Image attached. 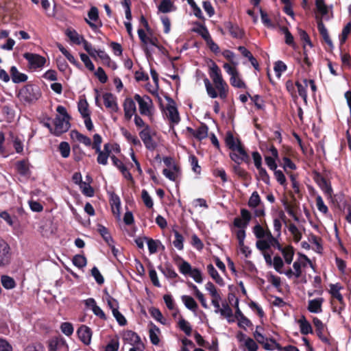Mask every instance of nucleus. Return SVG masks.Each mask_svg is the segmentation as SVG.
<instances>
[{"label":"nucleus","mask_w":351,"mask_h":351,"mask_svg":"<svg viewBox=\"0 0 351 351\" xmlns=\"http://www.w3.org/2000/svg\"><path fill=\"white\" fill-rule=\"evenodd\" d=\"M253 233L256 237L258 239H263L269 237V234H271V232L267 229L265 230L261 225L257 224L253 228Z\"/></svg>","instance_id":"473e14b6"},{"label":"nucleus","mask_w":351,"mask_h":351,"mask_svg":"<svg viewBox=\"0 0 351 351\" xmlns=\"http://www.w3.org/2000/svg\"><path fill=\"white\" fill-rule=\"evenodd\" d=\"M178 326L180 330H182L186 335H191L192 328L189 322L182 318L178 322Z\"/></svg>","instance_id":"49530a36"},{"label":"nucleus","mask_w":351,"mask_h":351,"mask_svg":"<svg viewBox=\"0 0 351 351\" xmlns=\"http://www.w3.org/2000/svg\"><path fill=\"white\" fill-rule=\"evenodd\" d=\"M207 271L210 277L215 281L217 284L221 287L224 286L225 283L223 278L220 276L212 264L207 265Z\"/></svg>","instance_id":"bb28decb"},{"label":"nucleus","mask_w":351,"mask_h":351,"mask_svg":"<svg viewBox=\"0 0 351 351\" xmlns=\"http://www.w3.org/2000/svg\"><path fill=\"white\" fill-rule=\"evenodd\" d=\"M111 153V145L106 143L104 145V149L102 152H99L98 154L97 161L99 164L102 165H106L108 164V159Z\"/></svg>","instance_id":"dca6fc26"},{"label":"nucleus","mask_w":351,"mask_h":351,"mask_svg":"<svg viewBox=\"0 0 351 351\" xmlns=\"http://www.w3.org/2000/svg\"><path fill=\"white\" fill-rule=\"evenodd\" d=\"M313 322L314 326L316 328V331H317V335L320 338H322V341H324L325 342H328V339L326 338L322 337V335L324 328L322 322L317 317L313 318Z\"/></svg>","instance_id":"a18cd8bd"},{"label":"nucleus","mask_w":351,"mask_h":351,"mask_svg":"<svg viewBox=\"0 0 351 351\" xmlns=\"http://www.w3.org/2000/svg\"><path fill=\"white\" fill-rule=\"evenodd\" d=\"M71 136L73 139L77 141L86 146H90L91 145V140L89 137L80 133L76 130L72 131Z\"/></svg>","instance_id":"c756f323"},{"label":"nucleus","mask_w":351,"mask_h":351,"mask_svg":"<svg viewBox=\"0 0 351 351\" xmlns=\"http://www.w3.org/2000/svg\"><path fill=\"white\" fill-rule=\"evenodd\" d=\"M58 149L63 158H66L69 156L71 148L69 144L67 142H61L59 145Z\"/></svg>","instance_id":"09e8293b"},{"label":"nucleus","mask_w":351,"mask_h":351,"mask_svg":"<svg viewBox=\"0 0 351 351\" xmlns=\"http://www.w3.org/2000/svg\"><path fill=\"white\" fill-rule=\"evenodd\" d=\"M141 197L145 205L147 208H151L153 207L154 203L152 198L151 197V196L149 195L148 192L146 190L142 191Z\"/></svg>","instance_id":"052dcab7"},{"label":"nucleus","mask_w":351,"mask_h":351,"mask_svg":"<svg viewBox=\"0 0 351 351\" xmlns=\"http://www.w3.org/2000/svg\"><path fill=\"white\" fill-rule=\"evenodd\" d=\"M316 206L318 210L324 214H326L328 212V208L325 205L322 197L319 195L316 196Z\"/></svg>","instance_id":"6e6d98bb"},{"label":"nucleus","mask_w":351,"mask_h":351,"mask_svg":"<svg viewBox=\"0 0 351 351\" xmlns=\"http://www.w3.org/2000/svg\"><path fill=\"white\" fill-rule=\"evenodd\" d=\"M79 339L85 344L89 345L91 341L92 332L90 328L86 326H81L77 331Z\"/></svg>","instance_id":"4468645a"},{"label":"nucleus","mask_w":351,"mask_h":351,"mask_svg":"<svg viewBox=\"0 0 351 351\" xmlns=\"http://www.w3.org/2000/svg\"><path fill=\"white\" fill-rule=\"evenodd\" d=\"M296 86L298 88V92L299 95L302 97L305 104L307 103V94L306 88L308 86V80L304 79L303 80V84L299 82H296Z\"/></svg>","instance_id":"c9c22d12"},{"label":"nucleus","mask_w":351,"mask_h":351,"mask_svg":"<svg viewBox=\"0 0 351 351\" xmlns=\"http://www.w3.org/2000/svg\"><path fill=\"white\" fill-rule=\"evenodd\" d=\"M160 332V331L159 328L156 325L151 323L150 326H149V334L150 341L152 344L158 345L159 343Z\"/></svg>","instance_id":"5701e85b"},{"label":"nucleus","mask_w":351,"mask_h":351,"mask_svg":"<svg viewBox=\"0 0 351 351\" xmlns=\"http://www.w3.org/2000/svg\"><path fill=\"white\" fill-rule=\"evenodd\" d=\"M208 128L206 125H203L200 126L194 133V136L199 140L206 138L208 135Z\"/></svg>","instance_id":"3c124183"},{"label":"nucleus","mask_w":351,"mask_h":351,"mask_svg":"<svg viewBox=\"0 0 351 351\" xmlns=\"http://www.w3.org/2000/svg\"><path fill=\"white\" fill-rule=\"evenodd\" d=\"M301 333L303 335H308L312 332V327L310 323L304 318L298 320Z\"/></svg>","instance_id":"4c0bfd02"},{"label":"nucleus","mask_w":351,"mask_h":351,"mask_svg":"<svg viewBox=\"0 0 351 351\" xmlns=\"http://www.w3.org/2000/svg\"><path fill=\"white\" fill-rule=\"evenodd\" d=\"M315 182L328 197H332V189L330 184L328 181L322 176L317 175L315 177Z\"/></svg>","instance_id":"2eb2a0df"},{"label":"nucleus","mask_w":351,"mask_h":351,"mask_svg":"<svg viewBox=\"0 0 351 351\" xmlns=\"http://www.w3.org/2000/svg\"><path fill=\"white\" fill-rule=\"evenodd\" d=\"M147 247L150 254H155L158 251V247L161 243L158 240L152 239H147Z\"/></svg>","instance_id":"864d4df0"},{"label":"nucleus","mask_w":351,"mask_h":351,"mask_svg":"<svg viewBox=\"0 0 351 351\" xmlns=\"http://www.w3.org/2000/svg\"><path fill=\"white\" fill-rule=\"evenodd\" d=\"M225 71L230 75V84L232 86L239 88H245V84L241 80V76L235 66H232L228 63H225L223 66Z\"/></svg>","instance_id":"20e7f679"},{"label":"nucleus","mask_w":351,"mask_h":351,"mask_svg":"<svg viewBox=\"0 0 351 351\" xmlns=\"http://www.w3.org/2000/svg\"><path fill=\"white\" fill-rule=\"evenodd\" d=\"M193 268H192L191 265L186 261H183L179 265V270L181 274L184 275H189L192 271Z\"/></svg>","instance_id":"e2e57ef3"},{"label":"nucleus","mask_w":351,"mask_h":351,"mask_svg":"<svg viewBox=\"0 0 351 351\" xmlns=\"http://www.w3.org/2000/svg\"><path fill=\"white\" fill-rule=\"evenodd\" d=\"M158 8L162 13H168L176 10V8L171 0H162Z\"/></svg>","instance_id":"7c9ffc66"},{"label":"nucleus","mask_w":351,"mask_h":351,"mask_svg":"<svg viewBox=\"0 0 351 351\" xmlns=\"http://www.w3.org/2000/svg\"><path fill=\"white\" fill-rule=\"evenodd\" d=\"M319 32L322 36L323 37L325 42L329 45L332 46V43L331 40L330 39L329 35L328 34V31L325 26L324 25L322 21H319L317 25Z\"/></svg>","instance_id":"a19ab883"},{"label":"nucleus","mask_w":351,"mask_h":351,"mask_svg":"<svg viewBox=\"0 0 351 351\" xmlns=\"http://www.w3.org/2000/svg\"><path fill=\"white\" fill-rule=\"evenodd\" d=\"M73 263L79 268H82L86 265V258L82 255H75L73 258Z\"/></svg>","instance_id":"4d7b16f0"},{"label":"nucleus","mask_w":351,"mask_h":351,"mask_svg":"<svg viewBox=\"0 0 351 351\" xmlns=\"http://www.w3.org/2000/svg\"><path fill=\"white\" fill-rule=\"evenodd\" d=\"M80 58L82 61L84 62L86 67L90 71H93L95 70V66L89 57L85 53L80 54Z\"/></svg>","instance_id":"0e129e2a"},{"label":"nucleus","mask_w":351,"mask_h":351,"mask_svg":"<svg viewBox=\"0 0 351 351\" xmlns=\"http://www.w3.org/2000/svg\"><path fill=\"white\" fill-rule=\"evenodd\" d=\"M230 156L238 165L248 158V156L242 145L232 150Z\"/></svg>","instance_id":"f8f14e48"},{"label":"nucleus","mask_w":351,"mask_h":351,"mask_svg":"<svg viewBox=\"0 0 351 351\" xmlns=\"http://www.w3.org/2000/svg\"><path fill=\"white\" fill-rule=\"evenodd\" d=\"M324 302L322 298H318L308 301V309L310 312L319 313L322 311V306Z\"/></svg>","instance_id":"aec40b11"},{"label":"nucleus","mask_w":351,"mask_h":351,"mask_svg":"<svg viewBox=\"0 0 351 351\" xmlns=\"http://www.w3.org/2000/svg\"><path fill=\"white\" fill-rule=\"evenodd\" d=\"M24 58L28 61L30 67L34 69L43 67L46 62L45 58L38 54L25 53Z\"/></svg>","instance_id":"0eeeda50"},{"label":"nucleus","mask_w":351,"mask_h":351,"mask_svg":"<svg viewBox=\"0 0 351 351\" xmlns=\"http://www.w3.org/2000/svg\"><path fill=\"white\" fill-rule=\"evenodd\" d=\"M10 247L2 239H0V266H5L10 263L11 258Z\"/></svg>","instance_id":"6e6552de"},{"label":"nucleus","mask_w":351,"mask_h":351,"mask_svg":"<svg viewBox=\"0 0 351 351\" xmlns=\"http://www.w3.org/2000/svg\"><path fill=\"white\" fill-rule=\"evenodd\" d=\"M209 75L215 86L208 78L204 80L208 95L213 99L217 97L223 99H226L228 95V86L222 77L220 69L215 62H212L210 66Z\"/></svg>","instance_id":"f257e3e1"},{"label":"nucleus","mask_w":351,"mask_h":351,"mask_svg":"<svg viewBox=\"0 0 351 351\" xmlns=\"http://www.w3.org/2000/svg\"><path fill=\"white\" fill-rule=\"evenodd\" d=\"M0 217L3 219L4 221H6V223L10 226H12L15 222L16 217H12L8 212L3 211L0 213Z\"/></svg>","instance_id":"774afa93"},{"label":"nucleus","mask_w":351,"mask_h":351,"mask_svg":"<svg viewBox=\"0 0 351 351\" xmlns=\"http://www.w3.org/2000/svg\"><path fill=\"white\" fill-rule=\"evenodd\" d=\"M69 119L70 118L61 117V116H57L56 117L54 124L55 133L56 135H60L69 129Z\"/></svg>","instance_id":"9d476101"},{"label":"nucleus","mask_w":351,"mask_h":351,"mask_svg":"<svg viewBox=\"0 0 351 351\" xmlns=\"http://www.w3.org/2000/svg\"><path fill=\"white\" fill-rule=\"evenodd\" d=\"M181 300L186 308L191 311L193 313H196L198 305L193 298L184 295L181 296Z\"/></svg>","instance_id":"6ab92c4d"},{"label":"nucleus","mask_w":351,"mask_h":351,"mask_svg":"<svg viewBox=\"0 0 351 351\" xmlns=\"http://www.w3.org/2000/svg\"><path fill=\"white\" fill-rule=\"evenodd\" d=\"M225 27L229 31L230 35L236 38H241L243 35V30L237 24H234L230 21L224 23Z\"/></svg>","instance_id":"f3484780"},{"label":"nucleus","mask_w":351,"mask_h":351,"mask_svg":"<svg viewBox=\"0 0 351 351\" xmlns=\"http://www.w3.org/2000/svg\"><path fill=\"white\" fill-rule=\"evenodd\" d=\"M245 346L248 351H256L258 350V345L256 341L252 338L247 337L244 343Z\"/></svg>","instance_id":"69168bd1"},{"label":"nucleus","mask_w":351,"mask_h":351,"mask_svg":"<svg viewBox=\"0 0 351 351\" xmlns=\"http://www.w3.org/2000/svg\"><path fill=\"white\" fill-rule=\"evenodd\" d=\"M78 110L83 118L90 116L88 104L86 100H80L79 101Z\"/></svg>","instance_id":"79ce46f5"},{"label":"nucleus","mask_w":351,"mask_h":351,"mask_svg":"<svg viewBox=\"0 0 351 351\" xmlns=\"http://www.w3.org/2000/svg\"><path fill=\"white\" fill-rule=\"evenodd\" d=\"M271 241H274V237L271 234H269V237L258 239L256 245L259 250L264 251L271 247Z\"/></svg>","instance_id":"a211bd4d"},{"label":"nucleus","mask_w":351,"mask_h":351,"mask_svg":"<svg viewBox=\"0 0 351 351\" xmlns=\"http://www.w3.org/2000/svg\"><path fill=\"white\" fill-rule=\"evenodd\" d=\"M66 347L65 341L60 338L52 339L49 343V351H58L62 348H66Z\"/></svg>","instance_id":"412c9836"},{"label":"nucleus","mask_w":351,"mask_h":351,"mask_svg":"<svg viewBox=\"0 0 351 351\" xmlns=\"http://www.w3.org/2000/svg\"><path fill=\"white\" fill-rule=\"evenodd\" d=\"M138 35L140 38V40L145 45H152L154 47H156L159 48L158 45H157V39L154 38H149L147 36L145 31L142 29H138Z\"/></svg>","instance_id":"cd10ccee"},{"label":"nucleus","mask_w":351,"mask_h":351,"mask_svg":"<svg viewBox=\"0 0 351 351\" xmlns=\"http://www.w3.org/2000/svg\"><path fill=\"white\" fill-rule=\"evenodd\" d=\"M307 265H309L311 267L313 268L311 260L306 255L301 254L300 258L295 261L293 264V272L296 278L301 276L302 267H306Z\"/></svg>","instance_id":"423d86ee"},{"label":"nucleus","mask_w":351,"mask_h":351,"mask_svg":"<svg viewBox=\"0 0 351 351\" xmlns=\"http://www.w3.org/2000/svg\"><path fill=\"white\" fill-rule=\"evenodd\" d=\"M85 21L94 31L102 26V23L99 19L98 9L94 6L90 8L88 12V19H85Z\"/></svg>","instance_id":"39448f33"},{"label":"nucleus","mask_w":351,"mask_h":351,"mask_svg":"<svg viewBox=\"0 0 351 351\" xmlns=\"http://www.w3.org/2000/svg\"><path fill=\"white\" fill-rule=\"evenodd\" d=\"M66 35L69 38L71 42L75 44L80 45L84 40L82 36L80 35L75 30L68 29L66 31Z\"/></svg>","instance_id":"2f4dec72"},{"label":"nucleus","mask_w":351,"mask_h":351,"mask_svg":"<svg viewBox=\"0 0 351 351\" xmlns=\"http://www.w3.org/2000/svg\"><path fill=\"white\" fill-rule=\"evenodd\" d=\"M12 80L14 83L25 82L27 77L25 74L20 73L16 66H13L10 69Z\"/></svg>","instance_id":"c85d7f7f"},{"label":"nucleus","mask_w":351,"mask_h":351,"mask_svg":"<svg viewBox=\"0 0 351 351\" xmlns=\"http://www.w3.org/2000/svg\"><path fill=\"white\" fill-rule=\"evenodd\" d=\"M124 339L131 345H137L141 342L140 337L136 332L131 330L125 333Z\"/></svg>","instance_id":"f704fd0d"},{"label":"nucleus","mask_w":351,"mask_h":351,"mask_svg":"<svg viewBox=\"0 0 351 351\" xmlns=\"http://www.w3.org/2000/svg\"><path fill=\"white\" fill-rule=\"evenodd\" d=\"M41 95L40 88L37 86L28 84L19 91V97L21 100L27 103H32L38 100Z\"/></svg>","instance_id":"7ed1b4c3"},{"label":"nucleus","mask_w":351,"mask_h":351,"mask_svg":"<svg viewBox=\"0 0 351 351\" xmlns=\"http://www.w3.org/2000/svg\"><path fill=\"white\" fill-rule=\"evenodd\" d=\"M121 4L125 9V14L126 19L130 20L132 19V12H131V0H121Z\"/></svg>","instance_id":"13d9d810"},{"label":"nucleus","mask_w":351,"mask_h":351,"mask_svg":"<svg viewBox=\"0 0 351 351\" xmlns=\"http://www.w3.org/2000/svg\"><path fill=\"white\" fill-rule=\"evenodd\" d=\"M288 228H289V231L291 233L294 240L296 242L300 241L302 238V234H301L300 231L299 230V229L297 228V226L293 223H291L289 226Z\"/></svg>","instance_id":"603ef678"},{"label":"nucleus","mask_w":351,"mask_h":351,"mask_svg":"<svg viewBox=\"0 0 351 351\" xmlns=\"http://www.w3.org/2000/svg\"><path fill=\"white\" fill-rule=\"evenodd\" d=\"M110 204L112 206V208L113 210L114 211V209L117 210L118 213H119V210L121 208V200L119 197L116 194H112L110 197Z\"/></svg>","instance_id":"680f3d73"},{"label":"nucleus","mask_w":351,"mask_h":351,"mask_svg":"<svg viewBox=\"0 0 351 351\" xmlns=\"http://www.w3.org/2000/svg\"><path fill=\"white\" fill-rule=\"evenodd\" d=\"M282 254L284 256L285 261L287 264H290L293 258L294 251L291 246H287L282 250Z\"/></svg>","instance_id":"37998d69"},{"label":"nucleus","mask_w":351,"mask_h":351,"mask_svg":"<svg viewBox=\"0 0 351 351\" xmlns=\"http://www.w3.org/2000/svg\"><path fill=\"white\" fill-rule=\"evenodd\" d=\"M104 105L110 112H117L119 108L117 102V97L110 93H105L102 95Z\"/></svg>","instance_id":"9b49d317"},{"label":"nucleus","mask_w":351,"mask_h":351,"mask_svg":"<svg viewBox=\"0 0 351 351\" xmlns=\"http://www.w3.org/2000/svg\"><path fill=\"white\" fill-rule=\"evenodd\" d=\"M205 289L207 291H208L210 295L211 296V300H221V295L218 292L217 288L211 282H208L205 285Z\"/></svg>","instance_id":"72a5a7b5"},{"label":"nucleus","mask_w":351,"mask_h":351,"mask_svg":"<svg viewBox=\"0 0 351 351\" xmlns=\"http://www.w3.org/2000/svg\"><path fill=\"white\" fill-rule=\"evenodd\" d=\"M340 289L341 287L338 284L331 285L330 291L333 298H336L339 302H342L343 296L339 292Z\"/></svg>","instance_id":"8fccbe9b"},{"label":"nucleus","mask_w":351,"mask_h":351,"mask_svg":"<svg viewBox=\"0 0 351 351\" xmlns=\"http://www.w3.org/2000/svg\"><path fill=\"white\" fill-rule=\"evenodd\" d=\"M123 110L125 119L130 121L136 110L134 101L131 98H126L123 103Z\"/></svg>","instance_id":"ddd939ff"},{"label":"nucleus","mask_w":351,"mask_h":351,"mask_svg":"<svg viewBox=\"0 0 351 351\" xmlns=\"http://www.w3.org/2000/svg\"><path fill=\"white\" fill-rule=\"evenodd\" d=\"M225 142L226 145L231 150H233L241 145L240 141L238 138H235L230 132H227L225 138Z\"/></svg>","instance_id":"a878e982"},{"label":"nucleus","mask_w":351,"mask_h":351,"mask_svg":"<svg viewBox=\"0 0 351 351\" xmlns=\"http://www.w3.org/2000/svg\"><path fill=\"white\" fill-rule=\"evenodd\" d=\"M173 234L175 237V239L173 241V244L175 247H176L179 250H182L184 247L183 242L184 238L177 230H173Z\"/></svg>","instance_id":"c03bdc74"},{"label":"nucleus","mask_w":351,"mask_h":351,"mask_svg":"<svg viewBox=\"0 0 351 351\" xmlns=\"http://www.w3.org/2000/svg\"><path fill=\"white\" fill-rule=\"evenodd\" d=\"M80 188L82 192L87 197H93L94 195V190L89 184L84 182L80 186Z\"/></svg>","instance_id":"5fc2aeb1"},{"label":"nucleus","mask_w":351,"mask_h":351,"mask_svg":"<svg viewBox=\"0 0 351 351\" xmlns=\"http://www.w3.org/2000/svg\"><path fill=\"white\" fill-rule=\"evenodd\" d=\"M287 70V65L282 61H277L274 65L276 76L280 78L282 72Z\"/></svg>","instance_id":"bf43d9fd"},{"label":"nucleus","mask_w":351,"mask_h":351,"mask_svg":"<svg viewBox=\"0 0 351 351\" xmlns=\"http://www.w3.org/2000/svg\"><path fill=\"white\" fill-rule=\"evenodd\" d=\"M218 313L226 318L228 322H234L232 311L226 302L222 303L221 308L218 311Z\"/></svg>","instance_id":"b1692460"},{"label":"nucleus","mask_w":351,"mask_h":351,"mask_svg":"<svg viewBox=\"0 0 351 351\" xmlns=\"http://www.w3.org/2000/svg\"><path fill=\"white\" fill-rule=\"evenodd\" d=\"M98 230L108 245L111 246V244L113 243L114 241L107 228L103 226H100L98 228Z\"/></svg>","instance_id":"de8ad7c7"},{"label":"nucleus","mask_w":351,"mask_h":351,"mask_svg":"<svg viewBox=\"0 0 351 351\" xmlns=\"http://www.w3.org/2000/svg\"><path fill=\"white\" fill-rule=\"evenodd\" d=\"M166 115L167 118L173 123H178L180 121V117L177 108L172 105H169L166 109Z\"/></svg>","instance_id":"4be33fe9"},{"label":"nucleus","mask_w":351,"mask_h":351,"mask_svg":"<svg viewBox=\"0 0 351 351\" xmlns=\"http://www.w3.org/2000/svg\"><path fill=\"white\" fill-rule=\"evenodd\" d=\"M134 98L138 104L140 114L152 119L154 112V107L151 98L147 95L141 96L138 94H136Z\"/></svg>","instance_id":"f03ea898"},{"label":"nucleus","mask_w":351,"mask_h":351,"mask_svg":"<svg viewBox=\"0 0 351 351\" xmlns=\"http://www.w3.org/2000/svg\"><path fill=\"white\" fill-rule=\"evenodd\" d=\"M162 173L167 178L175 181L179 174V168L176 165H173L168 169H164Z\"/></svg>","instance_id":"393cba45"},{"label":"nucleus","mask_w":351,"mask_h":351,"mask_svg":"<svg viewBox=\"0 0 351 351\" xmlns=\"http://www.w3.org/2000/svg\"><path fill=\"white\" fill-rule=\"evenodd\" d=\"M60 329L66 336H70L73 332V327L71 323L64 322L61 324Z\"/></svg>","instance_id":"338daca9"},{"label":"nucleus","mask_w":351,"mask_h":351,"mask_svg":"<svg viewBox=\"0 0 351 351\" xmlns=\"http://www.w3.org/2000/svg\"><path fill=\"white\" fill-rule=\"evenodd\" d=\"M139 136L147 149L149 150L155 149L156 143L151 136L150 128L149 125H146L145 128L139 132Z\"/></svg>","instance_id":"1a4fd4ad"},{"label":"nucleus","mask_w":351,"mask_h":351,"mask_svg":"<svg viewBox=\"0 0 351 351\" xmlns=\"http://www.w3.org/2000/svg\"><path fill=\"white\" fill-rule=\"evenodd\" d=\"M261 197H260L258 192L254 191L252 193V195L249 199L248 203H247L249 207L252 208H256L261 204Z\"/></svg>","instance_id":"58836bf2"},{"label":"nucleus","mask_w":351,"mask_h":351,"mask_svg":"<svg viewBox=\"0 0 351 351\" xmlns=\"http://www.w3.org/2000/svg\"><path fill=\"white\" fill-rule=\"evenodd\" d=\"M1 282L2 286L6 289H12L16 286V282L14 278L7 275L1 276Z\"/></svg>","instance_id":"e433bc0d"},{"label":"nucleus","mask_w":351,"mask_h":351,"mask_svg":"<svg viewBox=\"0 0 351 351\" xmlns=\"http://www.w3.org/2000/svg\"><path fill=\"white\" fill-rule=\"evenodd\" d=\"M158 269L167 278L173 279L178 276L177 273L171 265H166L165 267H159Z\"/></svg>","instance_id":"ea45409f"}]
</instances>
